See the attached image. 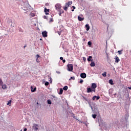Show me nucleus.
Instances as JSON below:
<instances>
[{"mask_svg": "<svg viewBox=\"0 0 131 131\" xmlns=\"http://www.w3.org/2000/svg\"><path fill=\"white\" fill-rule=\"evenodd\" d=\"M68 71L72 72L73 70V65L72 64H70L68 65Z\"/></svg>", "mask_w": 131, "mask_h": 131, "instance_id": "nucleus-3", "label": "nucleus"}, {"mask_svg": "<svg viewBox=\"0 0 131 131\" xmlns=\"http://www.w3.org/2000/svg\"><path fill=\"white\" fill-rule=\"evenodd\" d=\"M78 20L79 21H83V20H84V18L82 17V15H80L78 16Z\"/></svg>", "mask_w": 131, "mask_h": 131, "instance_id": "nucleus-6", "label": "nucleus"}, {"mask_svg": "<svg viewBox=\"0 0 131 131\" xmlns=\"http://www.w3.org/2000/svg\"><path fill=\"white\" fill-rule=\"evenodd\" d=\"M31 90L32 93H34V92H35V91H36V88H33V86H31Z\"/></svg>", "mask_w": 131, "mask_h": 131, "instance_id": "nucleus-11", "label": "nucleus"}, {"mask_svg": "<svg viewBox=\"0 0 131 131\" xmlns=\"http://www.w3.org/2000/svg\"><path fill=\"white\" fill-rule=\"evenodd\" d=\"M72 8H73V9L74 10H75V9H76V8H75V6H72Z\"/></svg>", "mask_w": 131, "mask_h": 131, "instance_id": "nucleus-38", "label": "nucleus"}, {"mask_svg": "<svg viewBox=\"0 0 131 131\" xmlns=\"http://www.w3.org/2000/svg\"><path fill=\"white\" fill-rule=\"evenodd\" d=\"M46 6H49V3H46Z\"/></svg>", "mask_w": 131, "mask_h": 131, "instance_id": "nucleus-43", "label": "nucleus"}, {"mask_svg": "<svg viewBox=\"0 0 131 131\" xmlns=\"http://www.w3.org/2000/svg\"><path fill=\"white\" fill-rule=\"evenodd\" d=\"M45 84V85L48 86L49 84H50V83H49V82H46Z\"/></svg>", "mask_w": 131, "mask_h": 131, "instance_id": "nucleus-32", "label": "nucleus"}, {"mask_svg": "<svg viewBox=\"0 0 131 131\" xmlns=\"http://www.w3.org/2000/svg\"><path fill=\"white\" fill-rule=\"evenodd\" d=\"M2 86V89L3 90H7V89H8V86H7V85L6 84H3L1 85Z\"/></svg>", "mask_w": 131, "mask_h": 131, "instance_id": "nucleus-12", "label": "nucleus"}, {"mask_svg": "<svg viewBox=\"0 0 131 131\" xmlns=\"http://www.w3.org/2000/svg\"><path fill=\"white\" fill-rule=\"evenodd\" d=\"M58 34H59V35H61V32H59Z\"/></svg>", "mask_w": 131, "mask_h": 131, "instance_id": "nucleus-44", "label": "nucleus"}, {"mask_svg": "<svg viewBox=\"0 0 131 131\" xmlns=\"http://www.w3.org/2000/svg\"><path fill=\"white\" fill-rule=\"evenodd\" d=\"M92 58H93V57H92V56H90L89 57V58H88V61L89 62H90L91 59H92Z\"/></svg>", "mask_w": 131, "mask_h": 131, "instance_id": "nucleus-24", "label": "nucleus"}, {"mask_svg": "<svg viewBox=\"0 0 131 131\" xmlns=\"http://www.w3.org/2000/svg\"><path fill=\"white\" fill-rule=\"evenodd\" d=\"M97 88V84L95 83L92 84L91 89H96Z\"/></svg>", "mask_w": 131, "mask_h": 131, "instance_id": "nucleus-10", "label": "nucleus"}, {"mask_svg": "<svg viewBox=\"0 0 131 131\" xmlns=\"http://www.w3.org/2000/svg\"><path fill=\"white\" fill-rule=\"evenodd\" d=\"M122 52H123V50H119L118 53L119 55H121L122 54Z\"/></svg>", "mask_w": 131, "mask_h": 131, "instance_id": "nucleus-19", "label": "nucleus"}, {"mask_svg": "<svg viewBox=\"0 0 131 131\" xmlns=\"http://www.w3.org/2000/svg\"><path fill=\"white\" fill-rule=\"evenodd\" d=\"M117 56H116L117 57ZM119 61H120V59H119V57H116V59H115V62L116 63H119Z\"/></svg>", "mask_w": 131, "mask_h": 131, "instance_id": "nucleus-14", "label": "nucleus"}, {"mask_svg": "<svg viewBox=\"0 0 131 131\" xmlns=\"http://www.w3.org/2000/svg\"><path fill=\"white\" fill-rule=\"evenodd\" d=\"M33 127L35 130H38V125L37 124H33Z\"/></svg>", "mask_w": 131, "mask_h": 131, "instance_id": "nucleus-5", "label": "nucleus"}, {"mask_svg": "<svg viewBox=\"0 0 131 131\" xmlns=\"http://www.w3.org/2000/svg\"><path fill=\"white\" fill-rule=\"evenodd\" d=\"M11 103H12V100H9L8 102L7 103V105H9V106H11Z\"/></svg>", "mask_w": 131, "mask_h": 131, "instance_id": "nucleus-23", "label": "nucleus"}, {"mask_svg": "<svg viewBox=\"0 0 131 131\" xmlns=\"http://www.w3.org/2000/svg\"><path fill=\"white\" fill-rule=\"evenodd\" d=\"M92 117L93 118H96V117H97V115H96V114H94V115H92Z\"/></svg>", "mask_w": 131, "mask_h": 131, "instance_id": "nucleus-29", "label": "nucleus"}, {"mask_svg": "<svg viewBox=\"0 0 131 131\" xmlns=\"http://www.w3.org/2000/svg\"><path fill=\"white\" fill-rule=\"evenodd\" d=\"M24 131H27V128H25L24 129Z\"/></svg>", "mask_w": 131, "mask_h": 131, "instance_id": "nucleus-42", "label": "nucleus"}, {"mask_svg": "<svg viewBox=\"0 0 131 131\" xmlns=\"http://www.w3.org/2000/svg\"><path fill=\"white\" fill-rule=\"evenodd\" d=\"M40 56H39V55L37 54L36 55V59H38Z\"/></svg>", "mask_w": 131, "mask_h": 131, "instance_id": "nucleus-33", "label": "nucleus"}, {"mask_svg": "<svg viewBox=\"0 0 131 131\" xmlns=\"http://www.w3.org/2000/svg\"><path fill=\"white\" fill-rule=\"evenodd\" d=\"M47 103H48V104H49V105H51V104H52V101H51V100H47Z\"/></svg>", "mask_w": 131, "mask_h": 131, "instance_id": "nucleus-25", "label": "nucleus"}, {"mask_svg": "<svg viewBox=\"0 0 131 131\" xmlns=\"http://www.w3.org/2000/svg\"><path fill=\"white\" fill-rule=\"evenodd\" d=\"M60 59L63 60V57H60Z\"/></svg>", "mask_w": 131, "mask_h": 131, "instance_id": "nucleus-39", "label": "nucleus"}, {"mask_svg": "<svg viewBox=\"0 0 131 131\" xmlns=\"http://www.w3.org/2000/svg\"><path fill=\"white\" fill-rule=\"evenodd\" d=\"M102 76L106 77L107 76V72H104V73L102 74Z\"/></svg>", "mask_w": 131, "mask_h": 131, "instance_id": "nucleus-20", "label": "nucleus"}, {"mask_svg": "<svg viewBox=\"0 0 131 131\" xmlns=\"http://www.w3.org/2000/svg\"><path fill=\"white\" fill-rule=\"evenodd\" d=\"M91 67H95L96 66V64L93 61L90 64Z\"/></svg>", "mask_w": 131, "mask_h": 131, "instance_id": "nucleus-16", "label": "nucleus"}, {"mask_svg": "<svg viewBox=\"0 0 131 131\" xmlns=\"http://www.w3.org/2000/svg\"><path fill=\"white\" fill-rule=\"evenodd\" d=\"M42 35L43 37H48V32L46 31H43L42 32Z\"/></svg>", "mask_w": 131, "mask_h": 131, "instance_id": "nucleus-4", "label": "nucleus"}, {"mask_svg": "<svg viewBox=\"0 0 131 131\" xmlns=\"http://www.w3.org/2000/svg\"><path fill=\"white\" fill-rule=\"evenodd\" d=\"M43 18H44V19H47V16L45 15V16H43Z\"/></svg>", "mask_w": 131, "mask_h": 131, "instance_id": "nucleus-40", "label": "nucleus"}, {"mask_svg": "<svg viewBox=\"0 0 131 131\" xmlns=\"http://www.w3.org/2000/svg\"><path fill=\"white\" fill-rule=\"evenodd\" d=\"M40 40H41V38L40 39Z\"/></svg>", "mask_w": 131, "mask_h": 131, "instance_id": "nucleus-49", "label": "nucleus"}, {"mask_svg": "<svg viewBox=\"0 0 131 131\" xmlns=\"http://www.w3.org/2000/svg\"><path fill=\"white\" fill-rule=\"evenodd\" d=\"M109 83H110V84H111L112 85H113L114 83H113V80L112 79H110L108 81Z\"/></svg>", "mask_w": 131, "mask_h": 131, "instance_id": "nucleus-18", "label": "nucleus"}, {"mask_svg": "<svg viewBox=\"0 0 131 131\" xmlns=\"http://www.w3.org/2000/svg\"><path fill=\"white\" fill-rule=\"evenodd\" d=\"M3 80H2V79H0V85H3Z\"/></svg>", "mask_w": 131, "mask_h": 131, "instance_id": "nucleus-28", "label": "nucleus"}, {"mask_svg": "<svg viewBox=\"0 0 131 131\" xmlns=\"http://www.w3.org/2000/svg\"><path fill=\"white\" fill-rule=\"evenodd\" d=\"M31 17H35V14L34 13H31Z\"/></svg>", "mask_w": 131, "mask_h": 131, "instance_id": "nucleus-27", "label": "nucleus"}, {"mask_svg": "<svg viewBox=\"0 0 131 131\" xmlns=\"http://www.w3.org/2000/svg\"><path fill=\"white\" fill-rule=\"evenodd\" d=\"M58 11H59V16H61V15H62V13H64V11L63 10H58Z\"/></svg>", "mask_w": 131, "mask_h": 131, "instance_id": "nucleus-15", "label": "nucleus"}, {"mask_svg": "<svg viewBox=\"0 0 131 131\" xmlns=\"http://www.w3.org/2000/svg\"><path fill=\"white\" fill-rule=\"evenodd\" d=\"M57 72V73H59V74H60V72Z\"/></svg>", "mask_w": 131, "mask_h": 131, "instance_id": "nucleus-47", "label": "nucleus"}, {"mask_svg": "<svg viewBox=\"0 0 131 131\" xmlns=\"http://www.w3.org/2000/svg\"><path fill=\"white\" fill-rule=\"evenodd\" d=\"M92 92H94L95 93V92H96V89H93Z\"/></svg>", "mask_w": 131, "mask_h": 131, "instance_id": "nucleus-36", "label": "nucleus"}, {"mask_svg": "<svg viewBox=\"0 0 131 131\" xmlns=\"http://www.w3.org/2000/svg\"><path fill=\"white\" fill-rule=\"evenodd\" d=\"M85 28H86V31H89L90 30V25L89 24L85 25Z\"/></svg>", "mask_w": 131, "mask_h": 131, "instance_id": "nucleus-13", "label": "nucleus"}, {"mask_svg": "<svg viewBox=\"0 0 131 131\" xmlns=\"http://www.w3.org/2000/svg\"><path fill=\"white\" fill-rule=\"evenodd\" d=\"M36 62L37 63H39L40 61H39V60H38V58H36Z\"/></svg>", "mask_w": 131, "mask_h": 131, "instance_id": "nucleus-34", "label": "nucleus"}, {"mask_svg": "<svg viewBox=\"0 0 131 131\" xmlns=\"http://www.w3.org/2000/svg\"><path fill=\"white\" fill-rule=\"evenodd\" d=\"M61 7L62 5L59 3H57L55 5V9L57 10V11H60L61 10Z\"/></svg>", "mask_w": 131, "mask_h": 131, "instance_id": "nucleus-2", "label": "nucleus"}, {"mask_svg": "<svg viewBox=\"0 0 131 131\" xmlns=\"http://www.w3.org/2000/svg\"><path fill=\"white\" fill-rule=\"evenodd\" d=\"M92 90L91 88H87V93H92Z\"/></svg>", "mask_w": 131, "mask_h": 131, "instance_id": "nucleus-17", "label": "nucleus"}, {"mask_svg": "<svg viewBox=\"0 0 131 131\" xmlns=\"http://www.w3.org/2000/svg\"><path fill=\"white\" fill-rule=\"evenodd\" d=\"M72 79L73 80H75V77H71V78L69 79V80H71Z\"/></svg>", "mask_w": 131, "mask_h": 131, "instance_id": "nucleus-26", "label": "nucleus"}, {"mask_svg": "<svg viewBox=\"0 0 131 131\" xmlns=\"http://www.w3.org/2000/svg\"><path fill=\"white\" fill-rule=\"evenodd\" d=\"M96 100H99L100 99V96H94L93 97L92 99L93 100V101H95V100H96Z\"/></svg>", "mask_w": 131, "mask_h": 131, "instance_id": "nucleus-8", "label": "nucleus"}, {"mask_svg": "<svg viewBox=\"0 0 131 131\" xmlns=\"http://www.w3.org/2000/svg\"><path fill=\"white\" fill-rule=\"evenodd\" d=\"M71 5H72V1L69 2L68 3H66L65 4V6H63V10L64 11H67V10H68V8H69L70 6H71Z\"/></svg>", "mask_w": 131, "mask_h": 131, "instance_id": "nucleus-1", "label": "nucleus"}, {"mask_svg": "<svg viewBox=\"0 0 131 131\" xmlns=\"http://www.w3.org/2000/svg\"><path fill=\"white\" fill-rule=\"evenodd\" d=\"M50 80H52V78H50Z\"/></svg>", "mask_w": 131, "mask_h": 131, "instance_id": "nucleus-48", "label": "nucleus"}, {"mask_svg": "<svg viewBox=\"0 0 131 131\" xmlns=\"http://www.w3.org/2000/svg\"><path fill=\"white\" fill-rule=\"evenodd\" d=\"M26 47H27V45L26 44L25 46L24 47V49H25V48H26Z\"/></svg>", "mask_w": 131, "mask_h": 131, "instance_id": "nucleus-41", "label": "nucleus"}, {"mask_svg": "<svg viewBox=\"0 0 131 131\" xmlns=\"http://www.w3.org/2000/svg\"><path fill=\"white\" fill-rule=\"evenodd\" d=\"M72 12H74V9H72Z\"/></svg>", "mask_w": 131, "mask_h": 131, "instance_id": "nucleus-46", "label": "nucleus"}, {"mask_svg": "<svg viewBox=\"0 0 131 131\" xmlns=\"http://www.w3.org/2000/svg\"><path fill=\"white\" fill-rule=\"evenodd\" d=\"M44 12L46 15H49L50 13V9H48L47 8H45Z\"/></svg>", "mask_w": 131, "mask_h": 131, "instance_id": "nucleus-7", "label": "nucleus"}, {"mask_svg": "<svg viewBox=\"0 0 131 131\" xmlns=\"http://www.w3.org/2000/svg\"><path fill=\"white\" fill-rule=\"evenodd\" d=\"M88 45L89 46H92V42L91 41H89L88 42Z\"/></svg>", "mask_w": 131, "mask_h": 131, "instance_id": "nucleus-31", "label": "nucleus"}, {"mask_svg": "<svg viewBox=\"0 0 131 131\" xmlns=\"http://www.w3.org/2000/svg\"><path fill=\"white\" fill-rule=\"evenodd\" d=\"M63 91H67L68 90V86H64L63 88Z\"/></svg>", "mask_w": 131, "mask_h": 131, "instance_id": "nucleus-21", "label": "nucleus"}, {"mask_svg": "<svg viewBox=\"0 0 131 131\" xmlns=\"http://www.w3.org/2000/svg\"><path fill=\"white\" fill-rule=\"evenodd\" d=\"M83 82V80L81 79L80 80V83H82Z\"/></svg>", "mask_w": 131, "mask_h": 131, "instance_id": "nucleus-35", "label": "nucleus"}, {"mask_svg": "<svg viewBox=\"0 0 131 131\" xmlns=\"http://www.w3.org/2000/svg\"><path fill=\"white\" fill-rule=\"evenodd\" d=\"M63 94V89H60L59 93V95H62Z\"/></svg>", "mask_w": 131, "mask_h": 131, "instance_id": "nucleus-22", "label": "nucleus"}, {"mask_svg": "<svg viewBox=\"0 0 131 131\" xmlns=\"http://www.w3.org/2000/svg\"><path fill=\"white\" fill-rule=\"evenodd\" d=\"M20 131H22V130H20Z\"/></svg>", "mask_w": 131, "mask_h": 131, "instance_id": "nucleus-50", "label": "nucleus"}, {"mask_svg": "<svg viewBox=\"0 0 131 131\" xmlns=\"http://www.w3.org/2000/svg\"><path fill=\"white\" fill-rule=\"evenodd\" d=\"M128 89H129V90H131V86L130 87H128Z\"/></svg>", "mask_w": 131, "mask_h": 131, "instance_id": "nucleus-45", "label": "nucleus"}, {"mask_svg": "<svg viewBox=\"0 0 131 131\" xmlns=\"http://www.w3.org/2000/svg\"><path fill=\"white\" fill-rule=\"evenodd\" d=\"M80 77L81 78H85L86 77V74L83 73L80 74Z\"/></svg>", "mask_w": 131, "mask_h": 131, "instance_id": "nucleus-9", "label": "nucleus"}, {"mask_svg": "<svg viewBox=\"0 0 131 131\" xmlns=\"http://www.w3.org/2000/svg\"><path fill=\"white\" fill-rule=\"evenodd\" d=\"M63 63H65L66 62V60L65 59L62 60Z\"/></svg>", "mask_w": 131, "mask_h": 131, "instance_id": "nucleus-37", "label": "nucleus"}, {"mask_svg": "<svg viewBox=\"0 0 131 131\" xmlns=\"http://www.w3.org/2000/svg\"><path fill=\"white\" fill-rule=\"evenodd\" d=\"M49 22H54V19H53V18H50Z\"/></svg>", "mask_w": 131, "mask_h": 131, "instance_id": "nucleus-30", "label": "nucleus"}]
</instances>
